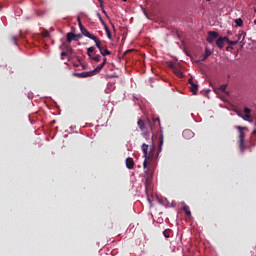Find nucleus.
<instances>
[{"instance_id": "obj_29", "label": "nucleus", "mask_w": 256, "mask_h": 256, "mask_svg": "<svg viewBox=\"0 0 256 256\" xmlns=\"http://www.w3.org/2000/svg\"><path fill=\"white\" fill-rule=\"evenodd\" d=\"M225 89H227V84H223L219 87V91H221L222 93H225Z\"/></svg>"}, {"instance_id": "obj_5", "label": "nucleus", "mask_w": 256, "mask_h": 256, "mask_svg": "<svg viewBox=\"0 0 256 256\" xmlns=\"http://www.w3.org/2000/svg\"><path fill=\"white\" fill-rule=\"evenodd\" d=\"M219 38V33L216 31H209L206 41L208 43H214L216 39Z\"/></svg>"}, {"instance_id": "obj_45", "label": "nucleus", "mask_w": 256, "mask_h": 256, "mask_svg": "<svg viewBox=\"0 0 256 256\" xmlns=\"http://www.w3.org/2000/svg\"><path fill=\"white\" fill-rule=\"evenodd\" d=\"M103 13H107V12H105V10H103Z\"/></svg>"}, {"instance_id": "obj_19", "label": "nucleus", "mask_w": 256, "mask_h": 256, "mask_svg": "<svg viewBox=\"0 0 256 256\" xmlns=\"http://www.w3.org/2000/svg\"><path fill=\"white\" fill-rule=\"evenodd\" d=\"M163 147V134L159 137V147H158V153H161V149Z\"/></svg>"}, {"instance_id": "obj_33", "label": "nucleus", "mask_w": 256, "mask_h": 256, "mask_svg": "<svg viewBox=\"0 0 256 256\" xmlns=\"http://www.w3.org/2000/svg\"><path fill=\"white\" fill-rule=\"evenodd\" d=\"M76 37V41H78V39H81L82 35L81 34H75Z\"/></svg>"}, {"instance_id": "obj_41", "label": "nucleus", "mask_w": 256, "mask_h": 256, "mask_svg": "<svg viewBox=\"0 0 256 256\" xmlns=\"http://www.w3.org/2000/svg\"><path fill=\"white\" fill-rule=\"evenodd\" d=\"M100 21L103 23V18L100 17Z\"/></svg>"}, {"instance_id": "obj_42", "label": "nucleus", "mask_w": 256, "mask_h": 256, "mask_svg": "<svg viewBox=\"0 0 256 256\" xmlns=\"http://www.w3.org/2000/svg\"><path fill=\"white\" fill-rule=\"evenodd\" d=\"M243 39H245V35L242 36V41H243Z\"/></svg>"}, {"instance_id": "obj_7", "label": "nucleus", "mask_w": 256, "mask_h": 256, "mask_svg": "<svg viewBox=\"0 0 256 256\" xmlns=\"http://www.w3.org/2000/svg\"><path fill=\"white\" fill-rule=\"evenodd\" d=\"M188 83L190 85V90L193 95H197V91H199V86L193 82V79H189Z\"/></svg>"}, {"instance_id": "obj_12", "label": "nucleus", "mask_w": 256, "mask_h": 256, "mask_svg": "<svg viewBox=\"0 0 256 256\" xmlns=\"http://www.w3.org/2000/svg\"><path fill=\"white\" fill-rule=\"evenodd\" d=\"M66 41H67V43H71V41H77V38H76V36H75V33H73V32H68V33L66 34Z\"/></svg>"}, {"instance_id": "obj_21", "label": "nucleus", "mask_w": 256, "mask_h": 256, "mask_svg": "<svg viewBox=\"0 0 256 256\" xmlns=\"http://www.w3.org/2000/svg\"><path fill=\"white\" fill-rule=\"evenodd\" d=\"M95 52V47H89L88 49H87V55H88V57H93V55L91 54V53H94Z\"/></svg>"}, {"instance_id": "obj_22", "label": "nucleus", "mask_w": 256, "mask_h": 256, "mask_svg": "<svg viewBox=\"0 0 256 256\" xmlns=\"http://www.w3.org/2000/svg\"><path fill=\"white\" fill-rule=\"evenodd\" d=\"M93 61H96V63H99L101 61V55L97 54L95 56L90 57Z\"/></svg>"}, {"instance_id": "obj_28", "label": "nucleus", "mask_w": 256, "mask_h": 256, "mask_svg": "<svg viewBox=\"0 0 256 256\" xmlns=\"http://www.w3.org/2000/svg\"><path fill=\"white\" fill-rule=\"evenodd\" d=\"M168 67H169L170 69H172V71H174V70L177 68V66H176L175 63H173V62H170V63L168 64Z\"/></svg>"}, {"instance_id": "obj_39", "label": "nucleus", "mask_w": 256, "mask_h": 256, "mask_svg": "<svg viewBox=\"0 0 256 256\" xmlns=\"http://www.w3.org/2000/svg\"><path fill=\"white\" fill-rule=\"evenodd\" d=\"M230 49H233V47H229V46H228V47L226 48V51H229Z\"/></svg>"}, {"instance_id": "obj_36", "label": "nucleus", "mask_w": 256, "mask_h": 256, "mask_svg": "<svg viewBox=\"0 0 256 256\" xmlns=\"http://www.w3.org/2000/svg\"><path fill=\"white\" fill-rule=\"evenodd\" d=\"M61 57H67V52H61Z\"/></svg>"}, {"instance_id": "obj_14", "label": "nucleus", "mask_w": 256, "mask_h": 256, "mask_svg": "<svg viewBox=\"0 0 256 256\" xmlns=\"http://www.w3.org/2000/svg\"><path fill=\"white\" fill-rule=\"evenodd\" d=\"M216 45L219 49H223V47H225V41L223 37L216 39Z\"/></svg>"}, {"instance_id": "obj_16", "label": "nucleus", "mask_w": 256, "mask_h": 256, "mask_svg": "<svg viewBox=\"0 0 256 256\" xmlns=\"http://www.w3.org/2000/svg\"><path fill=\"white\" fill-rule=\"evenodd\" d=\"M212 54H213V50L206 47L205 54H204L202 61H205L207 58L211 57Z\"/></svg>"}, {"instance_id": "obj_10", "label": "nucleus", "mask_w": 256, "mask_h": 256, "mask_svg": "<svg viewBox=\"0 0 256 256\" xmlns=\"http://www.w3.org/2000/svg\"><path fill=\"white\" fill-rule=\"evenodd\" d=\"M62 47L64 49V53L67 55H71L73 53V48H71V45L67 44L66 42L62 43Z\"/></svg>"}, {"instance_id": "obj_30", "label": "nucleus", "mask_w": 256, "mask_h": 256, "mask_svg": "<svg viewBox=\"0 0 256 256\" xmlns=\"http://www.w3.org/2000/svg\"><path fill=\"white\" fill-rule=\"evenodd\" d=\"M78 25H79L80 31L82 29H85V27L83 26V23H81V18L80 17H78Z\"/></svg>"}, {"instance_id": "obj_40", "label": "nucleus", "mask_w": 256, "mask_h": 256, "mask_svg": "<svg viewBox=\"0 0 256 256\" xmlns=\"http://www.w3.org/2000/svg\"><path fill=\"white\" fill-rule=\"evenodd\" d=\"M227 34H228V35H231V31H228Z\"/></svg>"}, {"instance_id": "obj_31", "label": "nucleus", "mask_w": 256, "mask_h": 256, "mask_svg": "<svg viewBox=\"0 0 256 256\" xmlns=\"http://www.w3.org/2000/svg\"><path fill=\"white\" fill-rule=\"evenodd\" d=\"M105 31H106V33H107V37H108V39H111V31L109 30V27H105Z\"/></svg>"}, {"instance_id": "obj_23", "label": "nucleus", "mask_w": 256, "mask_h": 256, "mask_svg": "<svg viewBox=\"0 0 256 256\" xmlns=\"http://www.w3.org/2000/svg\"><path fill=\"white\" fill-rule=\"evenodd\" d=\"M183 211L185 212V214H186L188 217H191V212L189 211V206L184 205V206H183Z\"/></svg>"}, {"instance_id": "obj_43", "label": "nucleus", "mask_w": 256, "mask_h": 256, "mask_svg": "<svg viewBox=\"0 0 256 256\" xmlns=\"http://www.w3.org/2000/svg\"><path fill=\"white\" fill-rule=\"evenodd\" d=\"M82 68H83V69H86L85 65H82Z\"/></svg>"}, {"instance_id": "obj_2", "label": "nucleus", "mask_w": 256, "mask_h": 256, "mask_svg": "<svg viewBox=\"0 0 256 256\" xmlns=\"http://www.w3.org/2000/svg\"><path fill=\"white\" fill-rule=\"evenodd\" d=\"M236 129L239 132L240 151H241V153H244L245 149H247V146H245V130H247V127L237 126Z\"/></svg>"}, {"instance_id": "obj_4", "label": "nucleus", "mask_w": 256, "mask_h": 256, "mask_svg": "<svg viewBox=\"0 0 256 256\" xmlns=\"http://www.w3.org/2000/svg\"><path fill=\"white\" fill-rule=\"evenodd\" d=\"M94 43L96 44L97 49H99V51L103 57H107V55H111V51H109V49H107V47L101 46V40H99V38Z\"/></svg>"}, {"instance_id": "obj_46", "label": "nucleus", "mask_w": 256, "mask_h": 256, "mask_svg": "<svg viewBox=\"0 0 256 256\" xmlns=\"http://www.w3.org/2000/svg\"><path fill=\"white\" fill-rule=\"evenodd\" d=\"M206 1H211V0H206Z\"/></svg>"}, {"instance_id": "obj_18", "label": "nucleus", "mask_w": 256, "mask_h": 256, "mask_svg": "<svg viewBox=\"0 0 256 256\" xmlns=\"http://www.w3.org/2000/svg\"><path fill=\"white\" fill-rule=\"evenodd\" d=\"M146 197L150 207H153V196H151V193H146Z\"/></svg>"}, {"instance_id": "obj_9", "label": "nucleus", "mask_w": 256, "mask_h": 256, "mask_svg": "<svg viewBox=\"0 0 256 256\" xmlns=\"http://www.w3.org/2000/svg\"><path fill=\"white\" fill-rule=\"evenodd\" d=\"M74 76H75V77H79L80 79H85V78H87V77H94L92 71H89V72H82V73H75Z\"/></svg>"}, {"instance_id": "obj_38", "label": "nucleus", "mask_w": 256, "mask_h": 256, "mask_svg": "<svg viewBox=\"0 0 256 256\" xmlns=\"http://www.w3.org/2000/svg\"><path fill=\"white\" fill-rule=\"evenodd\" d=\"M159 121H160L159 118H154V119H153V122H154V123H159Z\"/></svg>"}, {"instance_id": "obj_26", "label": "nucleus", "mask_w": 256, "mask_h": 256, "mask_svg": "<svg viewBox=\"0 0 256 256\" xmlns=\"http://www.w3.org/2000/svg\"><path fill=\"white\" fill-rule=\"evenodd\" d=\"M235 113L238 115V117H241L245 121V116L243 115V112L236 110Z\"/></svg>"}, {"instance_id": "obj_34", "label": "nucleus", "mask_w": 256, "mask_h": 256, "mask_svg": "<svg viewBox=\"0 0 256 256\" xmlns=\"http://www.w3.org/2000/svg\"><path fill=\"white\" fill-rule=\"evenodd\" d=\"M243 37V32L242 33H240V34H238V39H237V41H241V38Z\"/></svg>"}, {"instance_id": "obj_27", "label": "nucleus", "mask_w": 256, "mask_h": 256, "mask_svg": "<svg viewBox=\"0 0 256 256\" xmlns=\"http://www.w3.org/2000/svg\"><path fill=\"white\" fill-rule=\"evenodd\" d=\"M239 43V40H229L227 45H237Z\"/></svg>"}, {"instance_id": "obj_20", "label": "nucleus", "mask_w": 256, "mask_h": 256, "mask_svg": "<svg viewBox=\"0 0 256 256\" xmlns=\"http://www.w3.org/2000/svg\"><path fill=\"white\" fill-rule=\"evenodd\" d=\"M236 27H243V19L237 18L235 19Z\"/></svg>"}, {"instance_id": "obj_13", "label": "nucleus", "mask_w": 256, "mask_h": 256, "mask_svg": "<svg viewBox=\"0 0 256 256\" xmlns=\"http://www.w3.org/2000/svg\"><path fill=\"white\" fill-rule=\"evenodd\" d=\"M126 167L127 169H133V167H135V161H133V158L126 159Z\"/></svg>"}, {"instance_id": "obj_25", "label": "nucleus", "mask_w": 256, "mask_h": 256, "mask_svg": "<svg viewBox=\"0 0 256 256\" xmlns=\"http://www.w3.org/2000/svg\"><path fill=\"white\" fill-rule=\"evenodd\" d=\"M163 235L166 239H169L171 237V231L166 229L163 231Z\"/></svg>"}, {"instance_id": "obj_8", "label": "nucleus", "mask_w": 256, "mask_h": 256, "mask_svg": "<svg viewBox=\"0 0 256 256\" xmlns=\"http://www.w3.org/2000/svg\"><path fill=\"white\" fill-rule=\"evenodd\" d=\"M145 193H153V186L151 185V178H146L145 181Z\"/></svg>"}, {"instance_id": "obj_35", "label": "nucleus", "mask_w": 256, "mask_h": 256, "mask_svg": "<svg viewBox=\"0 0 256 256\" xmlns=\"http://www.w3.org/2000/svg\"><path fill=\"white\" fill-rule=\"evenodd\" d=\"M222 39H224V43L226 41V43H229V37H222Z\"/></svg>"}, {"instance_id": "obj_24", "label": "nucleus", "mask_w": 256, "mask_h": 256, "mask_svg": "<svg viewBox=\"0 0 256 256\" xmlns=\"http://www.w3.org/2000/svg\"><path fill=\"white\" fill-rule=\"evenodd\" d=\"M175 75H177V77H183V72H181V70L179 68L176 67L175 70H173Z\"/></svg>"}, {"instance_id": "obj_37", "label": "nucleus", "mask_w": 256, "mask_h": 256, "mask_svg": "<svg viewBox=\"0 0 256 256\" xmlns=\"http://www.w3.org/2000/svg\"><path fill=\"white\" fill-rule=\"evenodd\" d=\"M105 63H107V57H104V58H103L102 64L105 65Z\"/></svg>"}, {"instance_id": "obj_32", "label": "nucleus", "mask_w": 256, "mask_h": 256, "mask_svg": "<svg viewBox=\"0 0 256 256\" xmlns=\"http://www.w3.org/2000/svg\"><path fill=\"white\" fill-rule=\"evenodd\" d=\"M12 41H13V43H14L15 45H17V36H13V37H12Z\"/></svg>"}, {"instance_id": "obj_3", "label": "nucleus", "mask_w": 256, "mask_h": 256, "mask_svg": "<svg viewBox=\"0 0 256 256\" xmlns=\"http://www.w3.org/2000/svg\"><path fill=\"white\" fill-rule=\"evenodd\" d=\"M149 120H147L146 122H144L143 120H138V127L139 129L142 131L145 139H149L150 135H149V132H148V128L147 126L149 125Z\"/></svg>"}, {"instance_id": "obj_15", "label": "nucleus", "mask_w": 256, "mask_h": 256, "mask_svg": "<svg viewBox=\"0 0 256 256\" xmlns=\"http://www.w3.org/2000/svg\"><path fill=\"white\" fill-rule=\"evenodd\" d=\"M244 113H245V121H251V109L245 107L244 108Z\"/></svg>"}, {"instance_id": "obj_11", "label": "nucleus", "mask_w": 256, "mask_h": 256, "mask_svg": "<svg viewBox=\"0 0 256 256\" xmlns=\"http://www.w3.org/2000/svg\"><path fill=\"white\" fill-rule=\"evenodd\" d=\"M184 139H192V137H195V133L189 129H186L182 133Z\"/></svg>"}, {"instance_id": "obj_44", "label": "nucleus", "mask_w": 256, "mask_h": 256, "mask_svg": "<svg viewBox=\"0 0 256 256\" xmlns=\"http://www.w3.org/2000/svg\"><path fill=\"white\" fill-rule=\"evenodd\" d=\"M124 3H126L127 0H122Z\"/></svg>"}, {"instance_id": "obj_1", "label": "nucleus", "mask_w": 256, "mask_h": 256, "mask_svg": "<svg viewBox=\"0 0 256 256\" xmlns=\"http://www.w3.org/2000/svg\"><path fill=\"white\" fill-rule=\"evenodd\" d=\"M142 151L144 153V162H143V169L144 171H147V165L149 159H153V157H155V144L153 143V137H152V147L150 148L149 151V145L147 144H142Z\"/></svg>"}, {"instance_id": "obj_17", "label": "nucleus", "mask_w": 256, "mask_h": 256, "mask_svg": "<svg viewBox=\"0 0 256 256\" xmlns=\"http://www.w3.org/2000/svg\"><path fill=\"white\" fill-rule=\"evenodd\" d=\"M103 67H105V64H99L94 70H92L93 75H97V73H99L101 71V69H103Z\"/></svg>"}, {"instance_id": "obj_6", "label": "nucleus", "mask_w": 256, "mask_h": 256, "mask_svg": "<svg viewBox=\"0 0 256 256\" xmlns=\"http://www.w3.org/2000/svg\"><path fill=\"white\" fill-rule=\"evenodd\" d=\"M82 35H84V37H88V39H92V41L96 42L99 38H97V36L93 35L90 33L89 30H87V28H82V30H80Z\"/></svg>"}]
</instances>
